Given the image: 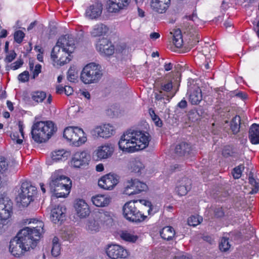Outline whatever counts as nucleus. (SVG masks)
Listing matches in <instances>:
<instances>
[{"label": "nucleus", "instance_id": "29", "mask_svg": "<svg viewBox=\"0 0 259 259\" xmlns=\"http://www.w3.org/2000/svg\"><path fill=\"white\" fill-rule=\"evenodd\" d=\"M128 168L132 172L140 173L145 168L144 165L139 159H133L128 164Z\"/></svg>", "mask_w": 259, "mask_h": 259}, {"label": "nucleus", "instance_id": "25", "mask_svg": "<svg viewBox=\"0 0 259 259\" xmlns=\"http://www.w3.org/2000/svg\"><path fill=\"white\" fill-rule=\"evenodd\" d=\"M65 208L60 205L54 207L51 211V219L54 223L62 222L65 217Z\"/></svg>", "mask_w": 259, "mask_h": 259}, {"label": "nucleus", "instance_id": "55", "mask_svg": "<svg viewBox=\"0 0 259 259\" xmlns=\"http://www.w3.org/2000/svg\"><path fill=\"white\" fill-rule=\"evenodd\" d=\"M64 93L67 96H70L73 93V90L70 86L66 85L64 87Z\"/></svg>", "mask_w": 259, "mask_h": 259}, {"label": "nucleus", "instance_id": "61", "mask_svg": "<svg viewBox=\"0 0 259 259\" xmlns=\"http://www.w3.org/2000/svg\"><path fill=\"white\" fill-rule=\"evenodd\" d=\"M155 98L156 100H161L163 98V96L162 95V91H160L159 93L155 94Z\"/></svg>", "mask_w": 259, "mask_h": 259}, {"label": "nucleus", "instance_id": "2", "mask_svg": "<svg viewBox=\"0 0 259 259\" xmlns=\"http://www.w3.org/2000/svg\"><path fill=\"white\" fill-rule=\"evenodd\" d=\"M150 141L148 133L138 130H129L120 137L119 149L123 152H134L147 147Z\"/></svg>", "mask_w": 259, "mask_h": 259}, {"label": "nucleus", "instance_id": "15", "mask_svg": "<svg viewBox=\"0 0 259 259\" xmlns=\"http://www.w3.org/2000/svg\"><path fill=\"white\" fill-rule=\"evenodd\" d=\"M12 202L8 198H0V220L6 221L11 216Z\"/></svg>", "mask_w": 259, "mask_h": 259}, {"label": "nucleus", "instance_id": "19", "mask_svg": "<svg viewBox=\"0 0 259 259\" xmlns=\"http://www.w3.org/2000/svg\"><path fill=\"white\" fill-rule=\"evenodd\" d=\"M170 2V0H151V8L154 11L162 14L169 7Z\"/></svg>", "mask_w": 259, "mask_h": 259}, {"label": "nucleus", "instance_id": "24", "mask_svg": "<svg viewBox=\"0 0 259 259\" xmlns=\"http://www.w3.org/2000/svg\"><path fill=\"white\" fill-rule=\"evenodd\" d=\"M189 102L193 105L198 104L202 99V92L198 86H194L189 91Z\"/></svg>", "mask_w": 259, "mask_h": 259}, {"label": "nucleus", "instance_id": "59", "mask_svg": "<svg viewBox=\"0 0 259 259\" xmlns=\"http://www.w3.org/2000/svg\"><path fill=\"white\" fill-rule=\"evenodd\" d=\"M160 37V34L158 32H152L150 34V37L151 39L155 40Z\"/></svg>", "mask_w": 259, "mask_h": 259}, {"label": "nucleus", "instance_id": "11", "mask_svg": "<svg viewBox=\"0 0 259 259\" xmlns=\"http://www.w3.org/2000/svg\"><path fill=\"white\" fill-rule=\"evenodd\" d=\"M107 255L111 259L125 258L128 255V251L118 244H109L106 248Z\"/></svg>", "mask_w": 259, "mask_h": 259}, {"label": "nucleus", "instance_id": "28", "mask_svg": "<svg viewBox=\"0 0 259 259\" xmlns=\"http://www.w3.org/2000/svg\"><path fill=\"white\" fill-rule=\"evenodd\" d=\"M170 34L172 37V42L177 48H181L184 43L182 32L180 29L174 30Z\"/></svg>", "mask_w": 259, "mask_h": 259}, {"label": "nucleus", "instance_id": "30", "mask_svg": "<svg viewBox=\"0 0 259 259\" xmlns=\"http://www.w3.org/2000/svg\"><path fill=\"white\" fill-rule=\"evenodd\" d=\"M70 155V152L64 149L54 151L52 153V160L55 161L65 160Z\"/></svg>", "mask_w": 259, "mask_h": 259}, {"label": "nucleus", "instance_id": "23", "mask_svg": "<svg viewBox=\"0 0 259 259\" xmlns=\"http://www.w3.org/2000/svg\"><path fill=\"white\" fill-rule=\"evenodd\" d=\"M113 152V148L109 145L99 146L96 151V154L98 159H106L111 156Z\"/></svg>", "mask_w": 259, "mask_h": 259}, {"label": "nucleus", "instance_id": "6", "mask_svg": "<svg viewBox=\"0 0 259 259\" xmlns=\"http://www.w3.org/2000/svg\"><path fill=\"white\" fill-rule=\"evenodd\" d=\"M63 137L72 145L79 147L87 140L83 130L77 126H69L65 128Z\"/></svg>", "mask_w": 259, "mask_h": 259}, {"label": "nucleus", "instance_id": "39", "mask_svg": "<svg viewBox=\"0 0 259 259\" xmlns=\"http://www.w3.org/2000/svg\"><path fill=\"white\" fill-rule=\"evenodd\" d=\"M58 242V238L55 237L52 241V248L51 250L52 255L55 257L58 256L60 253L61 247Z\"/></svg>", "mask_w": 259, "mask_h": 259}, {"label": "nucleus", "instance_id": "32", "mask_svg": "<svg viewBox=\"0 0 259 259\" xmlns=\"http://www.w3.org/2000/svg\"><path fill=\"white\" fill-rule=\"evenodd\" d=\"M191 150V146L184 142L177 145L175 149L176 153L180 156H184L187 154H189Z\"/></svg>", "mask_w": 259, "mask_h": 259}, {"label": "nucleus", "instance_id": "58", "mask_svg": "<svg viewBox=\"0 0 259 259\" xmlns=\"http://www.w3.org/2000/svg\"><path fill=\"white\" fill-rule=\"evenodd\" d=\"M187 106V103L185 100H181L178 104V106L180 108L184 109Z\"/></svg>", "mask_w": 259, "mask_h": 259}, {"label": "nucleus", "instance_id": "50", "mask_svg": "<svg viewBox=\"0 0 259 259\" xmlns=\"http://www.w3.org/2000/svg\"><path fill=\"white\" fill-rule=\"evenodd\" d=\"M41 66H30V70L33 73V78H35L37 77L39 73L41 72Z\"/></svg>", "mask_w": 259, "mask_h": 259}, {"label": "nucleus", "instance_id": "9", "mask_svg": "<svg viewBox=\"0 0 259 259\" xmlns=\"http://www.w3.org/2000/svg\"><path fill=\"white\" fill-rule=\"evenodd\" d=\"M103 75L101 66H84L80 74L82 81L85 84L97 82Z\"/></svg>", "mask_w": 259, "mask_h": 259}, {"label": "nucleus", "instance_id": "63", "mask_svg": "<svg viewBox=\"0 0 259 259\" xmlns=\"http://www.w3.org/2000/svg\"><path fill=\"white\" fill-rule=\"evenodd\" d=\"M96 169L97 171L101 172L104 170V166L103 164H99L96 167Z\"/></svg>", "mask_w": 259, "mask_h": 259}, {"label": "nucleus", "instance_id": "46", "mask_svg": "<svg viewBox=\"0 0 259 259\" xmlns=\"http://www.w3.org/2000/svg\"><path fill=\"white\" fill-rule=\"evenodd\" d=\"M25 36V33L21 30H18L14 33V39L16 42L20 44Z\"/></svg>", "mask_w": 259, "mask_h": 259}, {"label": "nucleus", "instance_id": "8", "mask_svg": "<svg viewBox=\"0 0 259 259\" xmlns=\"http://www.w3.org/2000/svg\"><path fill=\"white\" fill-rule=\"evenodd\" d=\"M137 203V202L134 201L126 202L123 207V214L129 221L140 223L144 221L147 216L138 209Z\"/></svg>", "mask_w": 259, "mask_h": 259}, {"label": "nucleus", "instance_id": "53", "mask_svg": "<svg viewBox=\"0 0 259 259\" xmlns=\"http://www.w3.org/2000/svg\"><path fill=\"white\" fill-rule=\"evenodd\" d=\"M172 88V85L171 82H169L167 83L166 84H165L164 85H162L161 89L162 90L165 91V92H169L171 90V89Z\"/></svg>", "mask_w": 259, "mask_h": 259}, {"label": "nucleus", "instance_id": "18", "mask_svg": "<svg viewBox=\"0 0 259 259\" xmlns=\"http://www.w3.org/2000/svg\"><path fill=\"white\" fill-rule=\"evenodd\" d=\"M76 212L80 218H85L90 214L89 206L83 199L76 200L74 203Z\"/></svg>", "mask_w": 259, "mask_h": 259}, {"label": "nucleus", "instance_id": "62", "mask_svg": "<svg viewBox=\"0 0 259 259\" xmlns=\"http://www.w3.org/2000/svg\"><path fill=\"white\" fill-rule=\"evenodd\" d=\"M215 59L214 57H212L211 58H206V64L205 65H209V63H214Z\"/></svg>", "mask_w": 259, "mask_h": 259}, {"label": "nucleus", "instance_id": "3", "mask_svg": "<svg viewBox=\"0 0 259 259\" xmlns=\"http://www.w3.org/2000/svg\"><path fill=\"white\" fill-rule=\"evenodd\" d=\"M75 48V41L69 34L60 37L51 52V58L60 65L69 63L71 60V54Z\"/></svg>", "mask_w": 259, "mask_h": 259}, {"label": "nucleus", "instance_id": "35", "mask_svg": "<svg viewBox=\"0 0 259 259\" xmlns=\"http://www.w3.org/2000/svg\"><path fill=\"white\" fill-rule=\"evenodd\" d=\"M241 118L239 116H235L231 120L230 128L234 134L238 133L240 127Z\"/></svg>", "mask_w": 259, "mask_h": 259}, {"label": "nucleus", "instance_id": "10", "mask_svg": "<svg viewBox=\"0 0 259 259\" xmlns=\"http://www.w3.org/2000/svg\"><path fill=\"white\" fill-rule=\"evenodd\" d=\"M147 189L146 184L137 179L128 180L124 183L123 193L127 195L139 194Z\"/></svg>", "mask_w": 259, "mask_h": 259}, {"label": "nucleus", "instance_id": "20", "mask_svg": "<svg viewBox=\"0 0 259 259\" xmlns=\"http://www.w3.org/2000/svg\"><path fill=\"white\" fill-rule=\"evenodd\" d=\"M91 201L97 207H104L109 204L111 198L107 195L99 194L93 196Z\"/></svg>", "mask_w": 259, "mask_h": 259}, {"label": "nucleus", "instance_id": "64", "mask_svg": "<svg viewBox=\"0 0 259 259\" xmlns=\"http://www.w3.org/2000/svg\"><path fill=\"white\" fill-rule=\"evenodd\" d=\"M8 35L7 31L6 29H3L0 33V38H5Z\"/></svg>", "mask_w": 259, "mask_h": 259}, {"label": "nucleus", "instance_id": "1", "mask_svg": "<svg viewBox=\"0 0 259 259\" xmlns=\"http://www.w3.org/2000/svg\"><path fill=\"white\" fill-rule=\"evenodd\" d=\"M28 224H33L32 228L21 229L13 238L9 245V251L15 257L20 258L31 249L34 248L44 232V224L42 221L31 219Z\"/></svg>", "mask_w": 259, "mask_h": 259}, {"label": "nucleus", "instance_id": "37", "mask_svg": "<svg viewBox=\"0 0 259 259\" xmlns=\"http://www.w3.org/2000/svg\"><path fill=\"white\" fill-rule=\"evenodd\" d=\"M94 215L100 225L111 220L110 216L106 212H98L95 213Z\"/></svg>", "mask_w": 259, "mask_h": 259}, {"label": "nucleus", "instance_id": "54", "mask_svg": "<svg viewBox=\"0 0 259 259\" xmlns=\"http://www.w3.org/2000/svg\"><path fill=\"white\" fill-rule=\"evenodd\" d=\"M10 136H11V139L13 141H16V143L17 144H20L23 142V140L22 139L18 138V135L16 133L11 134Z\"/></svg>", "mask_w": 259, "mask_h": 259}, {"label": "nucleus", "instance_id": "17", "mask_svg": "<svg viewBox=\"0 0 259 259\" xmlns=\"http://www.w3.org/2000/svg\"><path fill=\"white\" fill-rule=\"evenodd\" d=\"M114 132V127L110 124H106L96 127L92 131L95 136L102 138H108L111 136Z\"/></svg>", "mask_w": 259, "mask_h": 259}, {"label": "nucleus", "instance_id": "48", "mask_svg": "<svg viewBox=\"0 0 259 259\" xmlns=\"http://www.w3.org/2000/svg\"><path fill=\"white\" fill-rule=\"evenodd\" d=\"M233 154L232 148L230 146H225L222 150V155L226 157L232 156Z\"/></svg>", "mask_w": 259, "mask_h": 259}, {"label": "nucleus", "instance_id": "12", "mask_svg": "<svg viewBox=\"0 0 259 259\" xmlns=\"http://www.w3.org/2000/svg\"><path fill=\"white\" fill-rule=\"evenodd\" d=\"M119 179L116 175L109 174L100 178L98 181V185L101 189L111 190L118 183Z\"/></svg>", "mask_w": 259, "mask_h": 259}, {"label": "nucleus", "instance_id": "13", "mask_svg": "<svg viewBox=\"0 0 259 259\" xmlns=\"http://www.w3.org/2000/svg\"><path fill=\"white\" fill-rule=\"evenodd\" d=\"M96 48L100 54L107 56L111 55L114 52V46L108 38L105 37L97 40Z\"/></svg>", "mask_w": 259, "mask_h": 259}, {"label": "nucleus", "instance_id": "33", "mask_svg": "<svg viewBox=\"0 0 259 259\" xmlns=\"http://www.w3.org/2000/svg\"><path fill=\"white\" fill-rule=\"evenodd\" d=\"M175 235V231L170 226L165 227L160 231V236L165 240H170L172 239Z\"/></svg>", "mask_w": 259, "mask_h": 259}, {"label": "nucleus", "instance_id": "57", "mask_svg": "<svg viewBox=\"0 0 259 259\" xmlns=\"http://www.w3.org/2000/svg\"><path fill=\"white\" fill-rule=\"evenodd\" d=\"M18 125V127H19V132L21 135V137L23 139L24 138V132H23L24 124H23V123L21 121H19Z\"/></svg>", "mask_w": 259, "mask_h": 259}, {"label": "nucleus", "instance_id": "44", "mask_svg": "<svg viewBox=\"0 0 259 259\" xmlns=\"http://www.w3.org/2000/svg\"><path fill=\"white\" fill-rule=\"evenodd\" d=\"M200 40V35L198 33H195L192 36H191V38L188 42V44L191 47L194 46L197 42Z\"/></svg>", "mask_w": 259, "mask_h": 259}, {"label": "nucleus", "instance_id": "60", "mask_svg": "<svg viewBox=\"0 0 259 259\" xmlns=\"http://www.w3.org/2000/svg\"><path fill=\"white\" fill-rule=\"evenodd\" d=\"M56 92L58 94H62L63 92H64V87H62V85H58L56 87Z\"/></svg>", "mask_w": 259, "mask_h": 259}, {"label": "nucleus", "instance_id": "27", "mask_svg": "<svg viewBox=\"0 0 259 259\" xmlns=\"http://www.w3.org/2000/svg\"><path fill=\"white\" fill-rule=\"evenodd\" d=\"M108 31V28L106 25L102 23L98 24L94 26L91 34L94 37H99L105 35Z\"/></svg>", "mask_w": 259, "mask_h": 259}, {"label": "nucleus", "instance_id": "56", "mask_svg": "<svg viewBox=\"0 0 259 259\" xmlns=\"http://www.w3.org/2000/svg\"><path fill=\"white\" fill-rule=\"evenodd\" d=\"M215 215L217 217H222L224 215V212L222 208H218L215 210Z\"/></svg>", "mask_w": 259, "mask_h": 259}, {"label": "nucleus", "instance_id": "4", "mask_svg": "<svg viewBox=\"0 0 259 259\" xmlns=\"http://www.w3.org/2000/svg\"><path fill=\"white\" fill-rule=\"evenodd\" d=\"M71 181L69 178L63 175L62 170L54 172L49 183L50 190L54 194L52 196V201L58 198L66 197L69 193Z\"/></svg>", "mask_w": 259, "mask_h": 259}, {"label": "nucleus", "instance_id": "49", "mask_svg": "<svg viewBox=\"0 0 259 259\" xmlns=\"http://www.w3.org/2000/svg\"><path fill=\"white\" fill-rule=\"evenodd\" d=\"M249 182L254 187L252 189V193H256L258 190V184L253 177H249Z\"/></svg>", "mask_w": 259, "mask_h": 259}, {"label": "nucleus", "instance_id": "41", "mask_svg": "<svg viewBox=\"0 0 259 259\" xmlns=\"http://www.w3.org/2000/svg\"><path fill=\"white\" fill-rule=\"evenodd\" d=\"M149 112L152 120L154 122L155 125L157 126L161 127L162 125V121L159 118V117L155 114L154 111L152 109H150L149 110Z\"/></svg>", "mask_w": 259, "mask_h": 259}, {"label": "nucleus", "instance_id": "22", "mask_svg": "<svg viewBox=\"0 0 259 259\" xmlns=\"http://www.w3.org/2000/svg\"><path fill=\"white\" fill-rule=\"evenodd\" d=\"M102 12V5L100 3H96L90 6L85 12L86 17L91 19H96L99 17Z\"/></svg>", "mask_w": 259, "mask_h": 259}, {"label": "nucleus", "instance_id": "14", "mask_svg": "<svg viewBox=\"0 0 259 259\" xmlns=\"http://www.w3.org/2000/svg\"><path fill=\"white\" fill-rule=\"evenodd\" d=\"M90 155L84 151L75 153L71 159V165L75 168H81L89 164Z\"/></svg>", "mask_w": 259, "mask_h": 259}, {"label": "nucleus", "instance_id": "51", "mask_svg": "<svg viewBox=\"0 0 259 259\" xmlns=\"http://www.w3.org/2000/svg\"><path fill=\"white\" fill-rule=\"evenodd\" d=\"M18 79L22 82L27 81L29 79V72L25 71L18 76Z\"/></svg>", "mask_w": 259, "mask_h": 259}, {"label": "nucleus", "instance_id": "31", "mask_svg": "<svg viewBox=\"0 0 259 259\" xmlns=\"http://www.w3.org/2000/svg\"><path fill=\"white\" fill-rule=\"evenodd\" d=\"M100 227V223L97 221L95 217L93 215V217L88 220L86 228L87 230L91 233H94L99 231Z\"/></svg>", "mask_w": 259, "mask_h": 259}, {"label": "nucleus", "instance_id": "16", "mask_svg": "<svg viewBox=\"0 0 259 259\" xmlns=\"http://www.w3.org/2000/svg\"><path fill=\"white\" fill-rule=\"evenodd\" d=\"M131 0H109L107 9L110 13L118 12L120 10L127 8Z\"/></svg>", "mask_w": 259, "mask_h": 259}, {"label": "nucleus", "instance_id": "7", "mask_svg": "<svg viewBox=\"0 0 259 259\" xmlns=\"http://www.w3.org/2000/svg\"><path fill=\"white\" fill-rule=\"evenodd\" d=\"M16 199L23 206H28L36 194V188L27 182L22 183Z\"/></svg>", "mask_w": 259, "mask_h": 259}, {"label": "nucleus", "instance_id": "52", "mask_svg": "<svg viewBox=\"0 0 259 259\" xmlns=\"http://www.w3.org/2000/svg\"><path fill=\"white\" fill-rule=\"evenodd\" d=\"M16 57V54L15 53V52L13 51H11L7 54L5 58V61L6 63H10L14 60Z\"/></svg>", "mask_w": 259, "mask_h": 259}, {"label": "nucleus", "instance_id": "26", "mask_svg": "<svg viewBox=\"0 0 259 259\" xmlns=\"http://www.w3.org/2000/svg\"><path fill=\"white\" fill-rule=\"evenodd\" d=\"M249 139L252 144H259V124L251 125L249 131Z\"/></svg>", "mask_w": 259, "mask_h": 259}, {"label": "nucleus", "instance_id": "34", "mask_svg": "<svg viewBox=\"0 0 259 259\" xmlns=\"http://www.w3.org/2000/svg\"><path fill=\"white\" fill-rule=\"evenodd\" d=\"M121 238L127 242L134 243L138 239V236L131 232L123 231L120 233Z\"/></svg>", "mask_w": 259, "mask_h": 259}, {"label": "nucleus", "instance_id": "38", "mask_svg": "<svg viewBox=\"0 0 259 259\" xmlns=\"http://www.w3.org/2000/svg\"><path fill=\"white\" fill-rule=\"evenodd\" d=\"M31 98L36 103L41 102L46 98V94L42 91L32 92L31 94Z\"/></svg>", "mask_w": 259, "mask_h": 259}, {"label": "nucleus", "instance_id": "21", "mask_svg": "<svg viewBox=\"0 0 259 259\" xmlns=\"http://www.w3.org/2000/svg\"><path fill=\"white\" fill-rule=\"evenodd\" d=\"M191 182L188 178H184L178 182L176 191L180 196L185 195L191 189Z\"/></svg>", "mask_w": 259, "mask_h": 259}, {"label": "nucleus", "instance_id": "36", "mask_svg": "<svg viewBox=\"0 0 259 259\" xmlns=\"http://www.w3.org/2000/svg\"><path fill=\"white\" fill-rule=\"evenodd\" d=\"M78 71L76 66H71L67 73V79L70 82H74L78 78Z\"/></svg>", "mask_w": 259, "mask_h": 259}, {"label": "nucleus", "instance_id": "43", "mask_svg": "<svg viewBox=\"0 0 259 259\" xmlns=\"http://www.w3.org/2000/svg\"><path fill=\"white\" fill-rule=\"evenodd\" d=\"M220 248L222 251H226L231 247V245L229 242L228 238L223 237L220 243Z\"/></svg>", "mask_w": 259, "mask_h": 259}, {"label": "nucleus", "instance_id": "42", "mask_svg": "<svg viewBox=\"0 0 259 259\" xmlns=\"http://www.w3.org/2000/svg\"><path fill=\"white\" fill-rule=\"evenodd\" d=\"M244 169L243 164H240L233 169L232 175L234 179H238L241 176L242 171Z\"/></svg>", "mask_w": 259, "mask_h": 259}, {"label": "nucleus", "instance_id": "40", "mask_svg": "<svg viewBox=\"0 0 259 259\" xmlns=\"http://www.w3.org/2000/svg\"><path fill=\"white\" fill-rule=\"evenodd\" d=\"M202 221V218L199 215H192L189 218L188 224L190 226H196Z\"/></svg>", "mask_w": 259, "mask_h": 259}, {"label": "nucleus", "instance_id": "5", "mask_svg": "<svg viewBox=\"0 0 259 259\" xmlns=\"http://www.w3.org/2000/svg\"><path fill=\"white\" fill-rule=\"evenodd\" d=\"M56 131L52 121H37L31 128V135L35 142L41 143L48 141Z\"/></svg>", "mask_w": 259, "mask_h": 259}, {"label": "nucleus", "instance_id": "47", "mask_svg": "<svg viewBox=\"0 0 259 259\" xmlns=\"http://www.w3.org/2000/svg\"><path fill=\"white\" fill-rule=\"evenodd\" d=\"M135 201L137 202V206H138V204L140 203L141 205H143L148 207V209L147 211L148 212V214H151V211L152 210V208L151 207V206H152L151 203L150 201L146 200H144V199L138 200H136Z\"/></svg>", "mask_w": 259, "mask_h": 259}, {"label": "nucleus", "instance_id": "45", "mask_svg": "<svg viewBox=\"0 0 259 259\" xmlns=\"http://www.w3.org/2000/svg\"><path fill=\"white\" fill-rule=\"evenodd\" d=\"M8 167V162L4 157H0V175L3 174Z\"/></svg>", "mask_w": 259, "mask_h": 259}]
</instances>
